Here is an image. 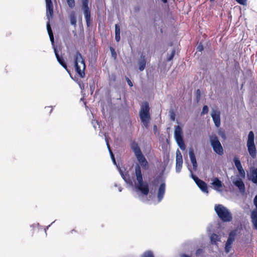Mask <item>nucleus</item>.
Here are the masks:
<instances>
[{"mask_svg": "<svg viewBox=\"0 0 257 257\" xmlns=\"http://www.w3.org/2000/svg\"><path fill=\"white\" fill-rule=\"evenodd\" d=\"M46 4V16L49 21L52 18L53 15V5L51 0H45ZM47 29L49 35L50 39L53 46L54 53L57 61L59 63L67 70L68 73L69 71L67 69L66 64L65 63L64 60L62 57L59 56L56 48L54 46V39L52 33V31L51 28L49 21L47 23Z\"/></svg>", "mask_w": 257, "mask_h": 257, "instance_id": "f257e3e1", "label": "nucleus"}, {"mask_svg": "<svg viewBox=\"0 0 257 257\" xmlns=\"http://www.w3.org/2000/svg\"><path fill=\"white\" fill-rule=\"evenodd\" d=\"M130 146L138 161L135 165V174H137L138 172H140V174H142L141 168L145 170H148L149 168V163L136 142L132 141Z\"/></svg>", "mask_w": 257, "mask_h": 257, "instance_id": "f03ea898", "label": "nucleus"}, {"mask_svg": "<svg viewBox=\"0 0 257 257\" xmlns=\"http://www.w3.org/2000/svg\"><path fill=\"white\" fill-rule=\"evenodd\" d=\"M139 117L143 126L148 129L151 120L150 107L148 101H144L141 105Z\"/></svg>", "mask_w": 257, "mask_h": 257, "instance_id": "7ed1b4c3", "label": "nucleus"}, {"mask_svg": "<svg viewBox=\"0 0 257 257\" xmlns=\"http://www.w3.org/2000/svg\"><path fill=\"white\" fill-rule=\"evenodd\" d=\"M165 190L166 184L164 181L161 183L158 188L157 202L155 201L156 194H154V196H153V194L150 193L149 195V198L147 197V196H145V197H143L142 198V201L143 202L150 205L152 204H156L160 203L164 198V196L165 193Z\"/></svg>", "mask_w": 257, "mask_h": 257, "instance_id": "20e7f679", "label": "nucleus"}, {"mask_svg": "<svg viewBox=\"0 0 257 257\" xmlns=\"http://www.w3.org/2000/svg\"><path fill=\"white\" fill-rule=\"evenodd\" d=\"M214 210L218 218L223 222H229L232 220V215L230 210L222 204H216Z\"/></svg>", "mask_w": 257, "mask_h": 257, "instance_id": "39448f33", "label": "nucleus"}, {"mask_svg": "<svg viewBox=\"0 0 257 257\" xmlns=\"http://www.w3.org/2000/svg\"><path fill=\"white\" fill-rule=\"evenodd\" d=\"M136 182H135V188L138 192L141 193L143 196H147L150 192L149 184L146 181H144L143 174L138 172L135 174Z\"/></svg>", "mask_w": 257, "mask_h": 257, "instance_id": "423d86ee", "label": "nucleus"}, {"mask_svg": "<svg viewBox=\"0 0 257 257\" xmlns=\"http://www.w3.org/2000/svg\"><path fill=\"white\" fill-rule=\"evenodd\" d=\"M74 60L76 73L81 78H84L85 76L86 65L84 58L78 51L74 55Z\"/></svg>", "mask_w": 257, "mask_h": 257, "instance_id": "0eeeda50", "label": "nucleus"}, {"mask_svg": "<svg viewBox=\"0 0 257 257\" xmlns=\"http://www.w3.org/2000/svg\"><path fill=\"white\" fill-rule=\"evenodd\" d=\"M105 141L106 143L107 147L109 151V154L110 155V157L112 161L113 164L116 166V167L119 172V174H120L121 177L123 178L124 181L126 182V184H128V171L126 170V169L124 167H123L122 166H120L119 164L118 165L117 164L115 159V158H114V156L112 151L111 150L110 146L108 144L107 138L105 135Z\"/></svg>", "mask_w": 257, "mask_h": 257, "instance_id": "6e6552de", "label": "nucleus"}, {"mask_svg": "<svg viewBox=\"0 0 257 257\" xmlns=\"http://www.w3.org/2000/svg\"><path fill=\"white\" fill-rule=\"evenodd\" d=\"M246 147L248 152L252 159L256 157V149L254 144V135L252 131H250L247 136Z\"/></svg>", "mask_w": 257, "mask_h": 257, "instance_id": "1a4fd4ad", "label": "nucleus"}, {"mask_svg": "<svg viewBox=\"0 0 257 257\" xmlns=\"http://www.w3.org/2000/svg\"><path fill=\"white\" fill-rule=\"evenodd\" d=\"M210 143L213 151L217 155L221 156L223 154V149L218 137L215 135L210 137Z\"/></svg>", "mask_w": 257, "mask_h": 257, "instance_id": "9d476101", "label": "nucleus"}, {"mask_svg": "<svg viewBox=\"0 0 257 257\" xmlns=\"http://www.w3.org/2000/svg\"><path fill=\"white\" fill-rule=\"evenodd\" d=\"M82 10L83 12L86 20V25L88 27L91 25V12L88 7V0H82Z\"/></svg>", "mask_w": 257, "mask_h": 257, "instance_id": "9b49d317", "label": "nucleus"}, {"mask_svg": "<svg viewBox=\"0 0 257 257\" xmlns=\"http://www.w3.org/2000/svg\"><path fill=\"white\" fill-rule=\"evenodd\" d=\"M247 178L248 180L257 185V168L253 166L250 167L249 173H247Z\"/></svg>", "mask_w": 257, "mask_h": 257, "instance_id": "f8f14e48", "label": "nucleus"}, {"mask_svg": "<svg viewBox=\"0 0 257 257\" xmlns=\"http://www.w3.org/2000/svg\"><path fill=\"white\" fill-rule=\"evenodd\" d=\"M176 154V172L177 173H179L182 167L183 158L182 154L179 149L177 150Z\"/></svg>", "mask_w": 257, "mask_h": 257, "instance_id": "ddd939ff", "label": "nucleus"}, {"mask_svg": "<svg viewBox=\"0 0 257 257\" xmlns=\"http://www.w3.org/2000/svg\"><path fill=\"white\" fill-rule=\"evenodd\" d=\"M214 125L216 127H219L221 124L220 112L217 110L213 109L211 113Z\"/></svg>", "mask_w": 257, "mask_h": 257, "instance_id": "4468645a", "label": "nucleus"}, {"mask_svg": "<svg viewBox=\"0 0 257 257\" xmlns=\"http://www.w3.org/2000/svg\"><path fill=\"white\" fill-rule=\"evenodd\" d=\"M232 183L238 189L240 193L243 194L245 192V186L244 183L242 179L238 177L236 179L232 181Z\"/></svg>", "mask_w": 257, "mask_h": 257, "instance_id": "2eb2a0df", "label": "nucleus"}, {"mask_svg": "<svg viewBox=\"0 0 257 257\" xmlns=\"http://www.w3.org/2000/svg\"><path fill=\"white\" fill-rule=\"evenodd\" d=\"M189 156L193 166V170L194 171H196L198 167V164L194 150L192 148H190L189 150Z\"/></svg>", "mask_w": 257, "mask_h": 257, "instance_id": "dca6fc26", "label": "nucleus"}, {"mask_svg": "<svg viewBox=\"0 0 257 257\" xmlns=\"http://www.w3.org/2000/svg\"><path fill=\"white\" fill-rule=\"evenodd\" d=\"M183 133L181 126L178 125L176 126L174 131V139L175 140L183 139Z\"/></svg>", "mask_w": 257, "mask_h": 257, "instance_id": "f3484780", "label": "nucleus"}, {"mask_svg": "<svg viewBox=\"0 0 257 257\" xmlns=\"http://www.w3.org/2000/svg\"><path fill=\"white\" fill-rule=\"evenodd\" d=\"M196 185L202 192L207 194L209 193L208 187L205 181L201 179Z\"/></svg>", "mask_w": 257, "mask_h": 257, "instance_id": "a211bd4d", "label": "nucleus"}, {"mask_svg": "<svg viewBox=\"0 0 257 257\" xmlns=\"http://www.w3.org/2000/svg\"><path fill=\"white\" fill-rule=\"evenodd\" d=\"M160 177H157L154 179V180L152 182L153 187L150 189L149 193L153 194V196H154V194H156V191L158 186L160 182Z\"/></svg>", "mask_w": 257, "mask_h": 257, "instance_id": "6ab92c4d", "label": "nucleus"}, {"mask_svg": "<svg viewBox=\"0 0 257 257\" xmlns=\"http://www.w3.org/2000/svg\"><path fill=\"white\" fill-rule=\"evenodd\" d=\"M146 59L144 55L142 54L141 55V59L138 62L139 66V70L140 72L143 71L146 68Z\"/></svg>", "mask_w": 257, "mask_h": 257, "instance_id": "aec40b11", "label": "nucleus"}, {"mask_svg": "<svg viewBox=\"0 0 257 257\" xmlns=\"http://www.w3.org/2000/svg\"><path fill=\"white\" fill-rule=\"evenodd\" d=\"M250 218L252 228L257 231V211H252L251 212Z\"/></svg>", "mask_w": 257, "mask_h": 257, "instance_id": "412c9836", "label": "nucleus"}, {"mask_svg": "<svg viewBox=\"0 0 257 257\" xmlns=\"http://www.w3.org/2000/svg\"><path fill=\"white\" fill-rule=\"evenodd\" d=\"M212 184L216 190H219L223 186L222 181L218 177H215L213 180Z\"/></svg>", "mask_w": 257, "mask_h": 257, "instance_id": "4be33fe9", "label": "nucleus"}, {"mask_svg": "<svg viewBox=\"0 0 257 257\" xmlns=\"http://www.w3.org/2000/svg\"><path fill=\"white\" fill-rule=\"evenodd\" d=\"M238 230L237 229H234L231 230L228 233V236L227 240L233 242L234 241L235 237L237 234Z\"/></svg>", "mask_w": 257, "mask_h": 257, "instance_id": "5701e85b", "label": "nucleus"}, {"mask_svg": "<svg viewBox=\"0 0 257 257\" xmlns=\"http://www.w3.org/2000/svg\"><path fill=\"white\" fill-rule=\"evenodd\" d=\"M210 243L213 245H217V242L220 241V237L215 233H212L210 236Z\"/></svg>", "mask_w": 257, "mask_h": 257, "instance_id": "b1692460", "label": "nucleus"}, {"mask_svg": "<svg viewBox=\"0 0 257 257\" xmlns=\"http://www.w3.org/2000/svg\"><path fill=\"white\" fill-rule=\"evenodd\" d=\"M233 161L237 170L243 168L240 160L238 157H234Z\"/></svg>", "mask_w": 257, "mask_h": 257, "instance_id": "393cba45", "label": "nucleus"}, {"mask_svg": "<svg viewBox=\"0 0 257 257\" xmlns=\"http://www.w3.org/2000/svg\"><path fill=\"white\" fill-rule=\"evenodd\" d=\"M115 39L117 42H119L120 39V30L119 26L118 24H116L115 26Z\"/></svg>", "mask_w": 257, "mask_h": 257, "instance_id": "a878e982", "label": "nucleus"}, {"mask_svg": "<svg viewBox=\"0 0 257 257\" xmlns=\"http://www.w3.org/2000/svg\"><path fill=\"white\" fill-rule=\"evenodd\" d=\"M175 141H176L177 144L178 145V146H179V147L180 148V149L181 150L184 151L185 150L186 145L184 143V138L181 139L177 140Z\"/></svg>", "mask_w": 257, "mask_h": 257, "instance_id": "bb28decb", "label": "nucleus"}, {"mask_svg": "<svg viewBox=\"0 0 257 257\" xmlns=\"http://www.w3.org/2000/svg\"><path fill=\"white\" fill-rule=\"evenodd\" d=\"M233 242H231L229 241H226L225 244L224 246V251L225 253H228L230 252L231 248L232 247V244Z\"/></svg>", "mask_w": 257, "mask_h": 257, "instance_id": "cd10ccee", "label": "nucleus"}, {"mask_svg": "<svg viewBox=\"0 0 257 257\" xmlns=\"http://www.w3.org/2000/svg\"><path fill=\"white\" fill-rule=\"evenodd\" d=\"M70 21L71 24L75 26L76 25V18L75 16V14L74 12L71 13L70 15Z\"/></svg>", "mask_w": 257, "mask_h": 257, "instance_id": "c85d7f7f", "label": "nucleus"}, {"mask_svg": "<svg viewBox=\"0 0 257 257\" xmlns=\"http://www.w3.org/2000/svg\"><path fill=\"white\" fill-rule=\"evenodd\" d=\"M188 169L190 172L191 178L194 181L196 184L201 179L193 173L192 170L190 168H189Z\"/></svg>", "mask_w": 257, "mask_h": 257, "instance_id": "c756f323", "label": "nucleus"}, {"mask_svg": "<svg viewBox=\"0 0 257 257\" xmlns=\"http://www.w3.org/2000/svg\"><path fill=\"white\" fill-rule=\"evenodd\" d=\"M141 257H155V256L152 251L148 250L143 252Z\"/></svg>", "mask_w": 257, "mask_h": 257, "instance_id": "7c9ffc66", "label": "nucleus"}, {"mask_svg": "<svg viewBox=\"0 0 257 257\" xmlns=\"http://www.w3.org/2000/svg\"><path fill=\"white\" fill-rule=\"evenodd\" d=\"M201 99V91L199 89H197L195 92V101L196 103H198Z\"/></svg>", "mask_w": 257, "mask_h": 257, "instance_id": "2f4dec72", "label": "nucleus"}, {"mask_svg": "<svg viewBox=\"0 0 257 257\" xmlns=\"http://www.w3.org/2000/svg\"><path fill=\"white\" fill-rule=\"evenodd\" d=\"M233 68L238 73H239V70H240V67L239 65V62L236 60H234L233 61Z\"/></svg>", "mask_w": 257, "mask_h": 257, "instance_id": "473e14b6", "label": "nucleus"}, {"mask_svg": "<svg viewBox=\"0 0 257 257\" xmlns=\"http://www.w3.org/2000/svg\"><path fill=\"white\" fill-rule=\"evenodd\" d=\"M175 53H176V50H175V49L174 48L172 50L171 54L167 58V60H166L167 61L170 62V61H171L172 60H173V59L175 56Z\"/></svg>", "mask_w": 257, "mask_h": 257, "instance_id": "72a5a7b5", "label": "nucleus"}, {"mask_svg": "<svg viewBox=\"0 0 257 257\" xmlns=\"http://www.w3.org/2000/svg\"><path fill=\"white\" fill-rule=\"evenodd\" d=\"M209 111V107L207 105H204L202 108V110L200 113L201 116H203L207 113Z\"/></svg>", "mask_w": 257, "mask_h": 257, "instance_id": "f704fd0d", "label": "nucleus"}, {"mask_svg": "<svg viewBox=\"0 0 257 257\" xmlns=\"http://www.w3.org/2000/svg\"><path fill=\"white\" fill-rule=\"evenodd\" d=\"M239 175V176L241 177V179H244L245 177V172L243 169V168H241L237 170Z\"/></svg>", "mask_w": 257, "mask_h": 257, "instance_id": "c9c22d12", "label": "nucleus"}, {"mask_svg": "<svg viewBox=\"0 0 257 257\" xmlns=\"http://www.w3.org/2000/svg\"><path fill=\"white\" fill-rule=\"evenodd\" d=\"M204 50V47L202 43H200L196 47V51L197 52H202Z\"/></svg>", "mask_w": 257, "mask_h": 257, "instance_id": "e433bc0d", "label": "nucleus"}, {"mask_svg": "<svg viewBox=\"0 0 257 257\" xmlns=\"http://www.w3.org/2000/svg\"><path fill=\"white\" fill-rule=\"evenodd\" d=\"M203 252H204V250L202 248H198L196 250V252H195V255L197 256V257H198L200 255H201V254L202 253H203Z\"/></svg>", "mask_w": 257, "mask_h": 257, "instance_id": "4c0bfd02", "label": "nucleus"}, {"mask_svg": "<svg viewBox=\"0 0 257 257\" xmlns=\"http://www.w3.org/2000/svg\"><path fill=\"white\" fill-rule=\"evenodd\" d=\"M170 118L172 121H175V120L176 114L173 110L170 112Z\"/></svg>", "mask_w": 257, "mask_h": 257, "instance_id": "58836bf2", "label": "nucleus"}, {"mask_svg": "<svg viewBox=\"0 0 257 257\" xmlns=\"http://www.w3.org/2000/svg\"><path fill=\"white\" fill-rule=\"evenodd\" d=\"M68 5L70 8H73L75 6L74 0H67Z\"/></svg>", "mask_w": 257, "mask_h": 257, "instance_id": "ea45409f", "label": "nucleus"}, {"mask_svg": "<svg viewBox=\"0 0 257 257\" xmlns=\"http://www.w3.org/2000/svg\"><path fill=\"white\" fill-rule=\"evenodd\" d=\"M218 135L223 139L225 140L226 139V135H225V132L224 131H219L218 132Z\"/></svg>", "mask_w": 257, "mask_h": 257, "instance_id": "a19ab883", "label": "nucleus"}, {"mask_svg": "<svg viewBox=\"0 0 257 257\" xmlns=\"http://www.w3.org/2000/svg\"><path fill=\"white\" fill-rule=\"evenodd\" d=\"M238 4L244 6L246 5L247 0H235Z\"/></svg>", "mask_w": 257, "mask_h": 257, "instance_id": "79ce46f5", "label": "nucleus"}, {"mask_svg": "<svg viewBox=\"0 0 257 257\" xmlns=\"http://www.w3.org/2000/svg\"><path fill=\"white\" fill-rule=\"evenodd\" d=\"M253 204L255 206V208L252 211H257V194L255 196L253 199Z\"/></svg>", "mask_w": 257, "mask_h": 257, "instance_id": "37998d69", "label": "nucleus"}, {"mask_svg": "<svg viewBox=\"0 0 257 257\" xmlns=\"http://www.w3.org/2000/svg\"><path fill=\"white\" fill-rule=\"evenodd\" d=\"M157 131H158L157 126L155 124L153 126V131H154V133L156 134L157 133Z\"/></svg>", "mask_w": 257, "mask_h": 257, "instance_id": "c03bdc74", "label": "nucleus"}, {"mask_svg": "<svg viewBox=\"0 0 257 257\" xmlns=\"http://www.w3.org/2000/svg\"><path fill=\"white\" fill-rule=\"evenodd\" d=\"M181 257H191V256L187 254L183 253L181 255Z\"/></svg>", "mask_w": 257, "mask_h": 257, "instance_id": "a18cd8bd", "label": "nucleus"}, {"mask_svg": "<svg viewBox=\"0 0 257 257\" xmlns=\"http://www.w3.org/2000/svg\"><path fill=\"white\" fill-rule=\"evenodd\" d=\"M168 1L169 0H161V1L165 4H167L168 3Z\"/></svg>", "mask_w": 257, "mask_h": 257, "instance_id": "49530a36", "label": "nucleus"}, {"mask_svg": "<svg viewBox=\"0 0 257 257\" xmlns=\"http://www.w3.org/2000/svg\"><path fill=\"white\" fill-rule=\"evenodd\" d=\"M251 241V239H247L246 240H245V243L248 244L249 243H250Z\"/></svg>", "mask_w": 257, "mask_h": 257, "instance_id": "de8ad7c7", "label": "nucleus"}, {"mask_svg": "<svg viewBox=\"0 0 257 257\" xmlns=\"http://www.w3.org/2000/svg\"><path fill=\"white\" fill-rule=\"evenodd\" d=\"M51 224L48 225V226L46 227V228H45V232L46 233L47 230L48 229V228L51 226Z\"/></svg>", "mask_w": 257, "mask_h": 257, "instance_id": "09e8293b", "label": "nucleus"}, {"mask_svg": "<svg viewBox=\"0 0 257 257\" xmlns=\"http://www.w3.org/2000/svg\"><path fill=\"white\" fill-rule=\"evenodd\" d=\"M133 86V83L131 81V80L130 79V87H131Z\"/></svg>", "mask_w": 257, "mask_h": 257, "instance_id": "8fccbe9b", "label": "nucleus"}, {"mask_svg": "<svg viewBox=\"0 0 257 257\" xmlns=\"http://www.w3.org/2000/svg\"><path fill=\"white\" fill-rule=\"evenodd\" d=\"M246 73L249 74H251V71L250 69H248L247 71H246Z\"/></svg>", "mask_w": 257, "mask_h": 257, "instance_id": "3c124183", "label": "nucleus"}, {"mask_svg": "<svg viewBox=\"0 0 257 257\" xmlns=\"http://www.w3.org/2000/svg\"><path fill=\"white\" fill-rule=\"evenodd\" d=\"M118 189L119 192H121L122 191V188L120 186H118Z\"/></svg>", "mask_w": 257, "mask_h": 257, "instance_id": "603ef678", "label": "nucleus"}, {"mask_svg": "<svg viewBox=\"0 0 257 257\" xmlns=\"http://www.w3.org/2000/svg\"><path fill=\"white\" fill-rule=\"evenodd\" d=\"M132 185H133V183L131 181V179H130V186H132Z\"/></svg>", "mask_w": 257, "mask_h": 257, "instance_id": "864d4df0", "label": "nucleus"}, {"mask_svg": "<svg viewBox=\"0 0 257 257\" xmlns=\"http://www.w3.org/2000/svg\"><path fill=\"white\" fill-rule=\"evenodd\" d=\"M125 79L126 82L128 83V78L127 77H125Z\"/></svg>", "mask_w": 257, "mask_h": 257, "instance_id": "5fc2aeb1", "label": "nucleus"}, {"mask_svg": "<svg viewBox=\"0 0 257 257\" xmlns=\"http://www.w3.org/2000/svg\"><path fill=\"white\" fill-rule=\"evenodd\" d=\"M110 50L111 51V53L113 52H114V50L112 49V48H111L110 49Z\"/></svg>", "mask_w": 257, "mask_h": 257, "instance_id": "6e6d98bb", "label": "nucleus"}, {"mask_svg": "<svg viewBox=\"0 0 257 257\" xmlns=\"http://www.w3.org/2000/svg\"><path fill=\"white\" fill-rule=\"evenodd\" d=\"M215 0H209L211 3L214 2Z\"/></svg>", "mask_w": 257, "mask_h": 257, "instance_id": "4d7b16f0", "label": "nucleus"}, {"mask_svg": "<svg viewBox=\"0 0 257 257\" xmlns=\"http://www.w3.org/2000/svg\"><path fill=\"white\" fill-rule=\"evenodd\" d=\"M79 86H80V87L81 88V89H82V86H81V85L80 84H79Z\"/></svg>", "mask_w": 257, "mask_h": 257, "instance_id": "13d9d810", "label": "nucleus"}, {"mask_svg": "<svg viewBox=\"0 0 257 257\" xmlns=\"http://www.w3.org/2000/svg\"><path fill=\"white\" fill-rule=\"evenodd\" d=\"M114 53L112 52V55L113 56H114Z\"/></svg>", "mask_w": 257, "mask_h": 257, "instance_id": "bf43d9fd", "label": "nucleus"}, {"mask_svg": "<svg viewBox=\"0 0 257 257\" xmlns=\"http://www.w3.org/2000/svg\"><path fill=\"white\" fill-rule=\"evenodd\" d=\"M52 108H51V110H50V112H52Z\"/></svg>", "mask_w": 257, "mask_h": 257, "instance_id": "052dcab7", "label": "nucleus"}, {"mask_svg": "<svg viewBox=\"0 0 257 257\" xmlns=\"http://www.w3.org/2000/svg\"><path fill=\"white\" fill-rule=\"evenodd\" d=\"M129 122H130V124H131V120L130 119L129 120Z\"/></svg>", "mask_w": 257, "mask_h": 257, "instance_id": "680f3d73", "label": "nucleus"}]
</instances>
